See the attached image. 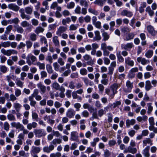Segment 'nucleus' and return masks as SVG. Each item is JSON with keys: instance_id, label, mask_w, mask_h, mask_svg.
<instances>
[{"instance_id": "nucleus-1", "label": "nucleus", "mask_w": 157, "mask_h": 157, "mask_svg": "<svg viewBox=\"0 0 157 157\" xmlns=\"http://www.w3.org/2000/svg\"><path fill=\"white\" fill-rule=\"evenodd\" d=\"M120 86V84L114 83L110 86L109 88L105 89V93L109 96V99L113 98L115 95L117 93V90Z\"/></svg>"}, {"instance_id": "nucleus-2", "label": "nucleus", "mask_w": 157, "mask_h": 157, "mask_svg": "<svg viewBox=\"0 0 157 157\" xmlns=\"http://www.w3.org/2000/svg\"><path fill=\"white\" fill-rule=\"evenodd\" d=\"M21 57L23 59H26V63L29 66L31 65L33 63L37 60L36 58L31 53L28 54L27 57L25 54H23Z\"/></svg>"}, {"instance_id": "nucleus-3", "label": "nucleus", "mask_w": 157, "mask_h": 157, "mask_svg": "<svg viewBox=\"0 0 157 157\" xmlns=\"http://www.w3.org/2000/svg\"><path fill=\"white\" fill-rule=\"evenodd\" d=\"M1 52L4 55L9 56L12 54H17L18 53L17 51L14 49L6 50L4 48H2L1 50Z\"/></svg>"}, {"instance_id": "nucleus-4", "label": "nucleus", "mask_w": 157, "mask_h": 157, "mask_svg": "<svg viewBox=\"0 0 157 157\" xmlns=\"http://www.w3.org/2000/svg\"><path fill=\"white\" fill-rule=\"evenodd\" d=\"M33 132L36 137L38 138L44 136L47 134L45 130L43 129H35L34 130Z\"/></svg>"}, {"instance_id": "nucleus-5", "label": "nucleus", "mask_w": 157, "mask_h": 157, "mask_svg": "<svg viewBox=\"0 0 157 157\" xmlns=\"http://www.w3.org/2000/svg\"><path fill=\"white\" fill-rule=\"evenodd\" d=\"M126 86L127 88L124 89V91L125 93H130L133 87V83L129 80H127L126 82Z\"/></svg>"}, {"instance_id": "nucleus-6", "label": "nucleus", "mask_w": 157, "mask_h": 157, "mask_svg": "<svg viewBox=\"0 0 157 157\" xmlns=\"http://www.w3.org/2000/svg\"><path fill=\"white\" fill-rule=\"evenodd\" d=\"M120 15L123 17H131L133 15L132 12L125 9L122 10L121 13Z\"/></svg>"}, {"instance_id": "nucleus-7", "label": "nucleus", "mask_w": 157, "mask_h": 157, "mask_svg": "<svg viewBox=\"0 0 157 157\" xmlns=\"http://www.w3.org/2000/svg\"><path fill=\"white\" fill-rule=\"evenodd\" d=\"M75 113V111L73 109L69 108L66 112V115L69 118H71L74 117Z\"/></svg>"}, {"instance_id": "nucleus-8", "label": "nucleus", "mask_w": 157, "mask_h": 157, "mask_svg": "<svg viewBox=\"0 0 157 157\" xmlns=\"http://www.w3.org/2000/svg\"><path fill=\"white\" fill-rule=\"evenodd\" d=\"M121 47L122 49L129 51L134 47V45L132 43H129L126 44H122Z\"/></svg>"}, {"instance_id": "nucleus-9", "label": "nucleus", "mask_w": 157, "mask_h": 157, "mask_svg": "<svg viewBox=\"0 0 157 157\" xmlns=\"http://www.w3.org/2000/svg\"><path fill=\"white\" fill-rule=\"evenodd\" d=\"M67 30L66 27L60 26L58 29L56 34L59 36H61V34L65 32Z\"/></svg>"}, {"instance_id": "nucleus-10", "label": "nucleus", "mask_w": 157, "mask_h": 157, "mask_svg": "<svg viewBox=\"0 0 157 157\" xmlns=\"http://www.w3.org/2000/svg\"><path fill=\"white\" fill-rule=\"evenodd\" d=\"M137 61L139 63H141L143 65L147 64L149 63V60L146 59L145 58L141 57H139L137 58Z\"/></svg>"}, {"instance_id": "nucleus-11", "label": "nucleus", "mask_w": 157, "mask_h": 157, "mask_svg": "<svg viewBox=\"0 0 157 157\" xmlns=\"http://www.w3.org/2000/svg\"><path fill=\"white\" fill-rule=\"evenodd\" d=\"M10 125L12 127L20 130L23 126L19 122H13L11 123Z\"/></svg>"}, {"instance_id": "nucleus-12", "label": "nucleus", "mask_w": 157, "mask_h": 157, "mask_svg": "<svg viewBox=\"0 0 157 157\" xmlns=\"http://www.w3.org/2000/svg\"><path fill=\"white\" fill-rule=\"evenodd\" d=\"M147 29L148 32L152 36H155L157 34V31H155L152 26L149 25L147 26Z\"/></svg>"}, {"instance_id": "nucleus-13", "label": "nucleus", "mask_w": 157, "mask_h": 157, "mask_svg": "<svg viewBox=\"0 0 157 157\" xmlns=\"http://www.w3.org/2000/svg\"><path fill=\"white\" fill-rule=\"evenodd\" d=\"M8 7L9 9L16 12L18 11L19 9V7L17 5L13 3L9 4L8 5Z\"/></svg>"}, {"instance_id": "nucleus-14", "label": "nucleus", "mask_w": 157, "mask_h": 157, "mask_svg": "<svg viewBox=\"0 0 157 157\" xmlns=\"http://www.w3.org/2000/svg\"><path fill=\"white\" fill-rule=\"evenodd\" d=\"M41 150L40 147L33 146L30 151L31 154H36L40 152Z\"/></svg>"}, {"instance_id": "nucleus-15", "label": "nucleus", "mask_w": 157, "mask_h": 157, "mask_svg": "<svg viewBox=\"0 0 157 157\" xmlns=\"http://www.w3.org/2000/svg\"><path fill=\"white\" fill-rule=\"evenodd\" d=\"M147 3L145 2H141L138 9V11L140 13H142L144 12V8L146 7Z\"/></svg>"}, {"instance_id": "nucleus-16", "label": "nucleus", "mask_w": 157, "mask_h": 157, "mask_svg": "<svg viewBox=\"0 0 157 157\" xmlns=\"http://www.w3.org/2000/svg\"><path fill=\"white\" fill-rule=\"evenodd\" d=\"M150 149V146H147L143 150L142 153L144 155L145 157H149L150 154L149 150Z\"/></svg>"}, {"instance_id": "nucleus-17", "label": "nucleus", "mask_w": 157, "mask_h": 157, "mask_svg": "<svg viewBox=\"0 0 157 157\" xmlns=\"http://www.w3.org/2000/svg\"><path fill=\"white\" fill-rule=\"evenodd\" d=\"M125 62L126 64L132 67L134 65V61L131 59V58L129 57H127L125 59Z\"/></svg>"}, {"instance_id": "nucleus-18", "label": "nucleus", "mask_w": 157, "mask_h": 157, "mask_svg": "<svg viewBox=\"0 0 157 157\" xmlns=\"http://www.w3.org/2000/svg\"><path fill=\"white\" fill-rule=\"evenodd\" d=\"M143 147H144L147 145V144H149L150 145L153 144L152 140L149 138H146L143 141Z\"/></svg>"}, {"instance_id": "nucleus-19", "label": "nucleus", "mask_w": 157, "mask_h": 157, "mask_svg": "<svg viewBox=\"0 0 157 157\" xmlns=\"http://www.w3.org/2000/svg\"><path fill=\"white\" fill-rule=\"evenodd\" d=\"M37 124L35 122L28 124L27 125V128L29 130H31L32 128H35L37 127Z\"/></svg>"}, {"instance_id": "nucleus-20", "label": "nucleus", "mask_w": 157, "mask_h": 157, "mask_svg": "<svg viewBox=\"0 0 157 157\" xmlns=\"http://www.w3.org/2000/svg\"><path fill=\"white\" fill-rule=\"evenodd\" d=\"M152 86L151 82L149 80H147L145 82V89L146 91H148L151 89Z\"/></svg>"}, {"instance_id": "nucleus-21", "label": "nucleus", "mask_w": 157, "mask_h": 157, "mask_svg": "<svg viewBox=\"0 0 157 157\" xmlns=\"http://www.w3.org/2000/svg\"><path fill=\"white\" fill-rule=\"evenodd\" d=\"M136 123V121L134 119L131 120L127 119L126 120V124L127 127L129 128L130 125H134Z\"/></svg>"}, {"instance_id": "nucleus-22", "label": "nucleus", "mask_w": 157, "mask_h": 157, "mask_svg": "<svg viewBox=\"0 0 157 157\" xmlns=\"http://www.w3.org/2000/svg\"><path fill=\"white\" fill-rule=\"evenodd\" d=\"M22 106V105L18 102H15L13 104V107L16 112H19Z\"/></svg>"}, {"instance_id": "nucleus-23", "label": "nucleus", "mask_w": 157, "mask_h": 157, "mask_svg": "<svg viewBox=\"0 0 157 157\" xmlns=\"http://www.w3.org/2000/svg\"><path fill=\"white\" fill-rule=\"evenodd\" d=\"M25 10L26 13L28 14L31 15L32 14L33 11V7L32 6H27L25 8Z\"/></svg>"}, {"instance_id": "nucleus-24", "label": "nucleus", "mask_w": 157, "mask_h": 157, "mask_svg": "<svg viewBox=\"0 0 157 157\" xmlns=\"http://www.w3.org/2000/svg\"><path fill=\"white\" fill-rule=\"evenodd\" d=\"M71 139L72 140L76 141L78 137V133L76 132H71Z\"/></svg>"}, {"instance_id": "nucleus-25", "label": "nucleus", "mask_w": 157, "mask_h": 157, "mask_svg": "<svg viewBox=\"0 0 157 157\" xmlns=\"http://www.w3.org/2000/svg\"><path fill=\"white\" fill-rule=\"evenodd\" d=\"M145 11L148 13L150 16H153L154 14V12L153 10L151 9L150 6H148L146 7L145 9Z\"/></svg>"}, {"instance_id": "nucleus-26", "label": "nucleus", "mask_w": 157, "mask_h": 157, "mask_svg": "<svg viewBox=\"0 0 157 157\" xmlns=\"http://www.w3.org/2000/svg\"><path fill=\"white\" fill-rule=\"evenodd\" d=\"M83 107L84 109H87L90 112L94 110V108L88 103H85L83 105Z\"/></svg>"}, {"instance_id": "nucleus-27", "label": "nucleus", "mask_w": 157, "mask_h": 157, "mask_svg": "<svg viewBox=\"0 0 157 157\" xmlns=\"http://www.w3.org/2000/svg\"><path fill=\"white\" fill-rule=\"evenodd\" d=\"M65 88L63 86H60V89L59 90L60 92L59 94V96L60 98H63L65 97V95L64 92L65 91Z\"/></svg>"}, {"instance_id": "nucleus-28", "label": "nucleus", "mask_w": 157, "mask_h": 157, "mask_svg": "<svg viewBox=\"0 0 157 157\" xmlns=\"http://www.w3.org/2000/svg\"><path fill=\"white\" fill-rule=\"evenodd\" d=\"M88 12L95 15H98V11L95 9L91 7H89L88 9Z\"/></svg>"}, {"instance_id": "nucleus-29", "label": "nucleus", "mask_w": 157, "mask_h": 157, "mask_svg": "<svg viewBox=\"0 0 157 157\" xmlns=\"http://www.w3.org/2000/svg\"><path fill=\"white\" fill-rule=\"evenodd\" d=\"M94 34L95 36L94 37V39L95 40H100L101 39V37L100 35L99 31H96L94 32Z\"/></svg>"}, {"instance_id": "nucleus-30", "label": "nucleus", "mask_w": 157, "mask_h": 157, "mask_svg": "<svg viewBox=\"0 0 157 157\" xmlns=\"http://www.w3.org/2000/svg\"><path fill=\"white\" fill-rule=\"evenodd\" d=\"M52 41L56 46H58L59 45V41L58 40V37L55 36L52 38Z\"/></svg>"}, {"instance_id": "nucleus-31", "label": "nucleus", "mask_w": 157, "mask_h": 157, "mask_svg": "<svg viewBox=\"0 0 157 157\" xmlns=\"http://www.w3.org/2000/svg\"><path fill=\"white\" fill-rule=\"evenodd\" d=\"M15 30L19 33H22L24 32V30L23 28L21 26L18 25L14 26Z\"/></svg>"}, {"instance_id": "nucleus-32", "label": "nucleus", "mask_w": 157, "mask_h": 157, "mask_svg": "<svg viewBox=\"0 0 157 157\" xmlns=\"http://www.w3.org/2000/svg\"><path fill=\"white\" fill-rule=\"evenodd\" d=\"M51 86L52 88L56 90H59L60 89L59 84L56 82H55L52 83Z\"/></svg>"}, {"instance_id": "nucleus-33", "label": "nucleus", "mask_w": 157, "mask_h": 157, "mask_svg": "<svg viewBox=\"0 0 157 157\" xmlns=\"http://www.w3.org/2000/svg\"><path fill=\"white\" fill-rule=\"evenodd\" d=\"M37 87L40 88L42 93H44L46 91V87L45 86L42 85L41 83H38L37 84Z\"/></svg>"}, {"instance_id": "nucleus-34", "label": "nucleus", "mask_w": 157, "mask_h": 157, "mask_svg": "<svg viewBox=\"0 0 157 157\" xmlns=\"http://www.w3.org/2000/svg\"><path fill=\"white\" fill-rule=\"evenodd\" d=\"M94 3L102 7L105 4V2L102 0H95Z\"/></svg>"}, {"instance_id": "nucleus-35", "label": "nucleus", "mask_w": 157, "mask_h": 157, "mask_svg": "<svg viewBox=\"0 0 157 157\" xmlns=\"http://www.w3.org/2000/svg\"><path fill=\"white\" fill-rule=\"evenodd\" d=\"M21 26L23 28L29 27V26L32 27V26L27 21H24L21 23Z\"/></svg>"}, {"instance_id": "nucleus-36", "label": "nucleus", "mask_w": 157, "mask_h": 157, "mask_svg": "<svg viewBox=\"0 0 157 157\" xmlns=\"http://www.w3.org/2000/svg\"><path fill=\"white\" fill-rule=\"evenodd\" d=\"M153 52L151 50H148L145 54V56L147 58H151L153 56Z\"/></svg>"}, {"instance_id": "nucleus-37", "label": "nucleus", "mask_w": 157, "mask_h": 157, "mask_svg": "<svg viewBox=\"0 0 157 157\" xmlns=\"http://www.w3.org/2000/svg\"><path fill=\"white\" fill-rule=\"evenodd\" d=\"M62 142V140L60 139H55L51 142L50 144L52 145H56V144H60Z\"/></svg>"}, {"instance_id": "nucleus-38", "label": "nucleus", "mask_w": 157, "mask_h": 157, "mask_svg": "<svg viewBox=\"0 0 157 157\" xmlns=\"http://www.w3.org/2000/svg\"><path fill=\"white\" fill-rule=\"evenodd\" d=\"M9 21L10 24L14 23L17 24L19 23V20L17 17H15L13 19L9 20Z\"/></svg>"}, {"instance_id": "nucleus-39", "label": "nucleus", "mask_w": 157, "mask_h": 157, "mask_svg": "<svg viewBox=\"0 0 157 157\" xmlns=\"http://www.w3.org/2000/svg\"><path fill=\"white\" fill-rule=\"evenodd\" d=\"M0 71L3 73H5L8 71V69L5 65H2L0 66Z\"/></svg>"}, {"instance_id": "nucleus-40", "label": "nucleus", "mask_w": 157, "mask_h": 157, "mask_svg": "<svg viewBox=\"0 0 157 157\" xmlns=\"http://www.w3.org/2000/svg\"><path fill=\"white\" fill-rule=\"evenodd\" d=\"M44 30V29L42 27L38 26L36 28L35 32L36 33L38 34L40 33H43Z\"/></svg>"}, {"instance_id": "nucleus-41", "label": "nucleus", "mask_w": 157, "mask_h": 157, "mask_svg": "<svg viewBox=\"0 0 157 157\" xmlns=\"http://www.w3.org/2000/svg\"><path fill=\"white\" fill-rule=\"evenodd\" d=\"M121 104V102L120 101H117L115 102H113V104H111L110 107H112L113 106V107L114 109L116 107H118Z\"/></svg>"}, {"instance_id": "nucleus-42", "label": "nucleus", "mask_w": 157, "mask_h": 157, "mask_svg": "<svg viewBox=\"0 0 157 157\" xmlns=\"http://www.w3.org/2000/svg\"><path fill=\"white\" fill-rule=\"evenodd\" d=\"M102 36L103 37L102 40L106 41L109 38V35L106 32H104L102 34Z\"/></svg>"}, {"instance_id": "nucleus-43", "label": "nucleus", "mask_w": 157, "mask_h": 157, "mask_svg": "<svg viewBox=\"0 0 157 157\" xmlns=\"http://www.w3.org/2000/svg\"><path fill=\"white\" fill-rule=\"evenodd\" d=\"M152 103H148L147 104V113L148 114H150L153 110V106L151 105Z\"/></svg>"}, {"instance_id": "nucleus-44", "label": "nucleus", "mask_w": 157, "mask_h": 157, "mask_svg": "<svg viewBox=\"0 0 157 157\" xmlns=\"http://www.w3.org/2000/svg\"><path fill=\"white\" fill-rule=\"evenodd\" d=\"M118 59V61L119 62L121 63H122L124 61V59L123 57L121 55L120 52L117 53H116Z\"/></svg>"}, {"instance_id": "nucleus-45", "label": "nucleus", "mask_w": 157, "mask_h": 157, "mask_svg": "<svg viewBox=\"0 0 157 157\" xmlns=\"http://www.w3.org/2000/svg\"><path fill=\"white\" fill-rule=\"evenodd\" d=\"M13 28V26L11 25H10L8 26L6 29V30L5 32V33L6 34H9L10 32Z\"/></svg>"}, {"instance_id": "nucleus-46", "label": "nucleus", "mask_w": 157, "mask_h": 157, "mask_svg": "<svg viewBox=\"0 0 157 157\" xmlns=\"http://www.w3.org/2000/svg\"><path fill=\"white\" fill-rule=\"evenodd\" d=\"M17 77L13 75H12V76L10 75H7L6 76V80L8 82H9L11 81V79L14 80Z\"/></svg>"}, {"instance_id": "nucleus-47", "label": "nucleus", "mask_w": 157, "mask_h": 157, "mask_svg": "<svg viewBox=\"0 0 157 157\" xmlns=\"http://www.w3.org/2000/svg\"><path fill=\"white\" fill-rule=\"evenodd\" d=\"M36 65L38 66L40 70H44L45 69V65L44 63H41L40 62H38L36 63Z\"/></svg>"}, {"instance_id": "nucleus-48", "label": "nucleus", "mask_w": 157, "mask_h": 157, "mask_svg": "<svg viewBox=\"0 0 157 157\" xmlns=\"http://www.w3.org/2000/svg\"><path fill=\"white\" fill-rule=\"evenodd\" d=\"M129 152L131 153L132 154H135L136 153L137 149L136 148H133L131 146H129L128 147Z\"/></svg>"}, {"instance_id": "nucleus-49", "label": "nucleus", "mask_w": 157, "mask_h": 157, "mask_svg": "<svg viewBox=\"0 0 157 157\" xmlns=\"http://www.w3.org/2000/svg\"><path fill=\"white\" fill-rule=\"evenodd\" d=\"M7 117L10 121H15L16 120L15 116L12 114H8L7 115Z\"/></svg>"}, {"instance_id": "nucleus-50", "label": "nucleus", "mask_w": 157, "mask_h": 157, "mask_svg": "<svg viewBox=\"0 0 157 157\" xmlns=\"http://www.w3.org/2000/svg\"><path fill=\"white\" fill-rule=\"evenodd\" d=\"M16 79L17 80L15 81V83L16 85L18 87H19L21 88H22L23 86V83H24L22 82L19 79Z\"/></svg>"}, {"instance_id": "nucleus-51", "label": "nucleus", "mask_w": 157, "mask_h": 157, "mask_svg": "<svg viewBox=\"0 0 157 157\" xmlns=\"http://www.w3.org/2000/svg\"><path fill=\"white\" fill-rule=\"evenodd\" d=\"M134 36V34L132 33H130L128 34L126 37V40L128 41L132 39Z\"/></svg>"}, {"instance_id": "nucleus-52", "label": "nucleus", "mask_w": 157, "mask_h": 157, "mask_svg": "<svg viewBox=\"0 0 157 157\" xmlns=\"http://www.w3.org/2000/svg\"><path fill=\"white\" fill-rule=\"evenodd\" d=\"M14 94L17 97L19 96L21 94V90L20 89L17 88H16L14 89Z\"/></svg>"}, {"instance_id": "nucleus-53", "label": "nucleus", "mask_w": 157, "mask_h": 157, "mask_svg": "<svg viewBox=\"0 0 157 157\" xmlns=\"http://www.w3.org/2000/svg\"><path fill=\"white\" fill-rule=\"evenodd\" d=\"M80 5L82 6L87 7L88 4L87 2L85 0H80Z\"/></svg>"}, {"instance_id": "nucleus-54", "label": "nucleus", "mask_w": 157, "mask_h": 157, "mask_svg": "<svg viewBox=\"0 0 157 157\" xmlns=\"http://www.w3.org/2000/svg\"><path fill=\"white\" fill-rule=\"evenodd\" d=\"M46 70L49 74L52 73L53 72V70L50 64H47L46 65Z\"/></svg>"}, {"instance_id": "nucleus-55", "label": "nucleus", "mask_w": 157, "mask_h": 157, "mask_svg": "<svg viewBox=\"0 0 157 157\" xmlns=\"http://www.w3.org/2000/svg\"><path fill=\"white\" fill-rule=\"evenodd\" d=\"M71 21V18L70 17H67L66 19H63L62 22L63 25H66L67 23H69Z\"/></svg>"}, {"instance_id": "nucleus-56", "label": "nucleus", "mask_w": 157, "mask_h": 157, "mask_svg": "<svg viewBox=\"0 0 157 157\" xmlns=\"http://www.w3.org/2000/svg\"><path fill=\"white\" fill-rule=\"evenodd\" d=\"M1 43L2 47L4 48L9 47L10 45V42L9 41L4 42Z\"/></svg>"}, {"instance_id": "nucleus-57", "label": "nucleus", "mask_w": 157, "mask_h": 157, "mask_svg": "<svg viewBox=\"0 0 157 157\" xmlns=\"http://www.w3.org/2000/svg\"><path fill=\"white\" fill-rule=\"evenodd\" d=\"M10 125L7 122H5L4 124V128L5 130L8 131L10 129Z\"/></svg>"}, {"instance_id": "nucleus-58", "label": "nucleus", "mask_w": 157, "mask_h": 157, "mask_svg": "<svg viewBox=\"0 0 157 157\" xmlns=\"http://www.w3.org/2000/svg\"><path fill=\"white\" fill-rule=\"evenodd\" d=\"M104 157H109L111 154V152L108 149H106L104 150Z\"/></svg>"}, {"instance_id": "nucleus-59", "label": "nucleus", "mask_w": 157, "mask_h": 157, "mask_svg": "<svg viewBox=\"0 0 157 157\" xmlns=\"http://www.w3.org/2000/svg\"><path fill=\"white\" fill-rule=\"evenodd\" d=\"M19 155L23 157H27L29 155V154L26 153L23 151H20L19 152Z\"/></svg>"}, {"instance_id": "nucleus-60", "label": "nucleus", "mask_w": 157, "mask_h": 157, "mask_svg": "<svg viewBox=\"0 0 157 157\" xmlns=\"http://www.w3.org/2000/svg\"><path fill=\"white\" fill-rule=\"evenodd\" d=\"M81 8L79 6H77L75 8L74 11L76 14H80L81 13Z\"/></svg>"}, {"instance_id": "nucleus-61", "label": "nucleus", "mask_w": 157, "mask_h": 157, "mask_svg": "<svg viewBox=\"0 0 157 157\" xmlns=\"http://www.w3.org/2000/svg\"><path fill=\"white\" fill-rule=\"evenodd\" d=\"M30 38L32 41H35L36 39V36L34 33H32L30 34Z\"/></svg>"}, {"instance_id": "nucleus-62", "label": "nucleus", "mask_w": 157, "mask_h": 157, "mask_svg": "<svg viewBox=\"0 0 157 157\" xmlns=\"http://www.w3.org/2000/svg\"><path fill=\"white\" fill-rule=\"evenodd\" d=\"M93 25L96 28L100 29L101 28V23L100 21H98L93 24Z\"/></svg>"}, {"instance_id": "nucleus-63", "label": "nucleus", "mask_w": 157, "mask_h": 157, "mask_svg": "<svg viewBox=\"0 0 157 157\" xmlns=\"http://www.w3.org/2000/svg\"><path fill=\"white\" fill-rule=\"evenodd\" d=\"M80 73L82 75H86L87 74V71L86 68H82L80 70Z\"/></svg>"}, {"instance_id": "nucleus-64", "label": "nucleus", "mask_w": 157, "mask_h": 157, "mask_svg": "<svg viewBox=\"0 0 157 157\" xmlns=\"http://www.w3.org/2000/svg\"><path fill=\"white\" fill-rule=\"evenodd\" d=\"M106 113V111L103 110V109H99L98 111V116L100 117H101L104 114Z\"/></svg>"}]
</instances>
